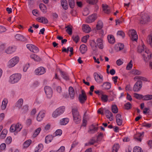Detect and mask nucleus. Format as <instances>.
Instances as JSON below:
<instances>
[{"label":"nucleus","instance_id":"1","mask_svg":"<svg viewBox=\"0 0 152 152\" xmlns=\"http://www.w3.org/2000/svg\"><path fill=\"white\" fill-rule=\"evenodd\" d=\"M138 52L141 53L143 59L145 62H149V66L152 69V64L151 61L152 53L149 49L146 48L144 45L139 47L138 49Z\"/></svg>","mask_w":152,"mask_h":152},{"label":"nucleus","instance_id":"2","mask_svg":"<svg viewBox=\"0 0 152 152\" xmlns=\"http://www.w3.org/2000/svg\"><path fill=\"white\" fill-rule=\"evenodd\" d=\"M73 121L76 124H79L80 122L81 117L76 108H72V109Z\"/></svg>","mask_w":152,"mask_h":152},{"label":"nucleus","instance_id":"3","mask_svg":"<svg viewBox=\"0 0 152 152\" xmlns=\"http://www.w3.org/2000/svg\"><path fill=\"white\" fill-rule=\"evenodd\" d=\"M21 76L20 74H14L10 76L9 82L11 84L16 83L21 79Z\"/></svg>","mask_w":152,"mask_h":152},{"label":"nucleus","instance_id":"4","mask_svg":"<svg viewBox=\"0 0 152 152\" xmlns=\"http://www.w3.org/2000/svg\"><path fill=\"white\" fill-rule=\"evenodd\" d=\"M65 110V107L64 106L59 107L57 108L52 114V116L56 118L58 116L63 114Z\"/></svg>","mask_w":152,"mask_h":152},{"label":"nucleus","instance_id":"5","mask_svg":"<svg viewBox=\"0 0 152 152\" xmlns=\"http://www.w3.org/2000/svg\"><path fill=\"white\" fill-rule=\"evenodd\" d=\"M150 18L148 15L146 13H142L141 15L140 23L142 24H145L149 22Z\"/></svg>","mask_w":152,"mask_h":152},{"label":"nucleus","instance_id":"6","mask_svg":"<svg viewBox=\"0 0 152 152\" xmlns=\"http://www.w3.org/2000/svg\"><path fill=\"white\" fill-rule=\"evenodd\" d=\"M19 61V58L17 56L12 58L8 62V67L10 68L14 66L18 63Z\"/></svg>","mask_w":152,"mask_h":152},{"label":"nucleus","instance_id":"7","mask_svg":"<svg viewBox=\"0 0 152 152\" xmlns=\"http://www.w3.org/2000/svg\"><path fill=\"white\" fill-rule=\"evenodd\" d=\"M44 91L47 98H50L52 97L53 92L51 87L48 86H45L44 88Z\"/></svg>","mask_w":152,"mask_h":152},{"label":"nucleus","instance_id":"8","mask_svg":"<svg viewBox=\"0 0 152 152\" xmlns=\"http://www.w3.org/2000/svg\"><path fill=\"white\" fill-rule=\"evenodd\" d=\"M142 86V82L140 80H138L135 83L133 88V90L135 92H138L141 89Z\"/></svg>","mask_w":152,"mask_h":152},{"label":"nucleus","instance_id":"9","mask_svg":"<svg viewBox=\"0 0 152 152\" xmlns=\"http://www.w3.org/2000/svg\"><path fill=\"white\" fill-rule=\"evenodd\" d=\"M128 34L132 41H136L137 40L138 36L135 30L134 29L130 30L128 32Z\"/></svg>","mask_w":152,"mask_h":152},{"label":"nucleus","instance_id":"10","mask_svg":"<svg viewBox=\"0 0 152 152\" xmlns=\"http://www.w3.org/2000/svg\"><path fill=\"white\" fill-rule=\"evenodd\" d=\"M87 96L86 93L83 90L81 91V94L79 95V99L80 102L81 103H84L87 99Z\"/></svg>","mask_w":152,"mask_h":152},{"label":"nucleus","instance_id":"11","mask_svg":"<svg viewBox=\"0 0 152 152\" xmlns=\"http://www.w3.org/2000/svg\"><path fill=\"white\" fill-rule=\"evenodd\" d=\"M94 76L95 80L97 83L100 84L103 82V79L102 75H99L97 73L95 72L94 74Z\"/></svg>","mask_w":152,"mask_h":152},{"label":"nucleus","instance_id":"12","mask_svg":"<svg viewBox=\"0 0 152 152\" xmlns=\"http://www.w3.org/2000/svg\"><path fill=\"white\" fill-rule=\"evenodd\" d=\"M16 39L18 41L28 42V40L23 35L20 34H16L15 36Z\"/></svg>","mask_w":152,"mask_h":152},{"label":"nucleus","instance_id":"13","mask_svg":"<svg viewBox=\"0 0 152 152\" xmlns=\"http://www.w3.org/2000/svg\"><path fill=\"white\" fill-rule=\"evenodd\" d=\"M144 132L141 133H137L134 135V138L135 140L139 142H141L143 136Z\"/></svg>","mask_w":152,"mask_h":152},{"label":"nucleus","instance_id":"14","mask_svg":"<svg viewBox=\"0 0 152 152\" xmlns=\"http://www.w3.org/2000/svg\"><path fill=\"white\" fill-rule=\"evenodd\" d=\"M96 15L95 14H93L89 16L86 20V22L87 23H91L94 21L96 19Z\"/></svg>","mask_w":152,"mask_h":152},{"label":"nucleus","instance_id":"15","mask_svg":"<svg viewBox=\"0 0 152 152\" xmlns=\"http://www.w3.org/2000/svg\"><path fill=\"white\" fill-rule=\"evenodd\" d=\"M45 72V69L43 67H39L35 71V74L38 75L43 74Z\"/></svg>","mask_w":152,"mask_h":152},{"label":"nucleus","instance_id":"16","mask_svg":"<svg viewBox=\"0 0 152 152\" xmlns=\"http://www.w3.org/2000/svg\"><path fill=\"white\" fill-rule=\"evenodd\" d=\"M106 116L107 118H108L110 121L113 119V114L109 110H105L104 111Z\"/></svg>","mask_w":152,"mask_h":152},{"label":"nucleus","instance_id":"17","mask_svg":"<svg viewBox=\"0 0 152 152\" xmlns=\"http://www.w3.org/2000/svg\"><path fill=\"white\" fill-rule=\"evenodd\" d=\"M99 96L103 102H106L108 101V96L104 94L103 92L100 93V94H99Z\"/></svg>","mask_w":152,"mask_h":152},{"label":"nucleus","instance_id":"18","mask_svg":"<svg viewBox=\"0 0 152 152\" xmlns=\"http://www.w3.org/2000/svg\"><path fill=\"white\" fill-rule=\"evenodd\" d=\"M116 117L117 125L118 126H121L122 123V119L121 115L119 114H118L116 115Z\"/></svg>","mask_w":152,"mask_h":152},{"label":"nucleus","instance_id":"19","mask_svg":"<svg viewBox=\"0 0 152 152\" xmlns=\"http://www.w3.org/2000/svg\"><path fill=\"white\" fill-rule=\"evenodd\" d=\"M124 45L122 43H119L116 44L115 49L116 51H119L122 50L124 48Z\"/></svg>","mask_w":152,"mask_h":152},{"label":"nucleus","instance_id":"20","mask_svg":"<svg viewBox=\"0 0 152 152\" xmlns=\"http://www.w3.org/2000/svg\"><path fill=\"white\" fill-rule=\"evenodd\" d=\"M45 116V113L43 111H40L39 113L37 118V120L38 121H41Z\"/></svg>","mask_w":152,"mask_h":152},{"label":"nucleus","instance_id":"21","mask_svg":"<svg viewBox=\"0 0 152 152\" xmlns=\"http://www.w3.org/2000/svg\"><path fill=\"white\" fill-rule=\"evenodd\" d=\"M80 50L82 54H84L87 51V47L85 45L82 44L80 46Z\"/></svg>","mask_w":152,"mask_h":152},{"label":"nucleus","instance_id":"22","mask_svg":"<svg viewBox=\"0 0 152 152\" xmlns=\"http://www.w3.org/2000/svg\"><path fill=\"white\" fill-rule=\"evenodd\" d=\"M82 29L83 31L87 33H88L91 31V28L88 25H83Z\"/></svg>","mask_w":152,"mask_h":152},{"label":"nucleus","instance_id":"23","mask_svg":"<svg viewBox=\"0 0 152 152\" xmlns=\"http://www.w3.org/2000/svg\"><path fill=\"white\" fill-rule=\"evenodd\" d=\"M111 84L109 82H104L102 86L103 88L104 89V90H109L111 88Z\"/></svg>","mask_w":152,"mask_h":152},{"label":"nucleus","instance_id":"24","mask_svg":"<svg viewBox=\"0 0 152 152\" xmlns=\"http://www.w3.org/2000/svg\"><path fill=\"white\" fill-rule=\"evenodd\" d=\"M37 19L39 22L45 24L47 23L48 22V19L45 17H39Z\"/></svg>","mask_w":152,"mask_h":152},{"label":"nucleus","instance_id":"25","mask_svg":"<svg viewBox=\"0 0 152 152\" xmlns=\"http://www.w3.org/2000/svg\"><path fill=\"white\" fill-rule=\"evenodd\" d=\"M96 42H97V46H98L99 48L102 49L103 48L102 40L101 39L98 38L97 39Z\"/></svg>","mask_w":152,"mask_h":152},{"label":"nucleus","instance_id":"26","mask_svg":"<svg viewBox=\"0 0 152 152\" xmlns=\"http://www.w3.org/2000/svg\"><path fill=\"white\" fill-rule=\"evenodd\" d=\"M61 4L63 9L66 10L68 8V5L66 0H61Z\"/></svg>","mask_w":152,"mask_h":152},{"label":"nucleus","instance_id":"27","mask_svg":"<svg viewBox=\"0 0 152 152\" xmlns=\"http://www.w3.org/2000/svg\"><path fill=\"white\" fill-rule=\"evenodd\" d=\"M16 50L15 47H9L6 50V52L7 54H11L14 52Z\"/></svg>","mask_w":152,"mask_h":152},{"label":"nucleus","instance_id":"28","mask_svg":"<svg viewBox=\"0 0 152 152\" xmlns=\"http://www.w3.org/2000/svg\"><path fill=\"white\" fill-rule=\"evenodd\" d=\"M102 9H103V10L106 13L109 14L110 12L109 7L107 5H106V4L103 5H103H102Z\"/></svg>","mask_w":152,"mask_h":152},{"label":"nucleus","instance_id":"29","mask_svg":"<svg viewBox=\"0 0 152 152\" xmlns=\"http://www.w3.org/2000/svg\"><path fill=\"white\" fill-rule=\"evenodd\" d=\"M69 91L70 97L72 99H73L74 97L75 93L74 90L72 87H69Z\"/></svg>","mask_w":152,"mask_h":152},{"label":"nucleus","instance_id":"30","mask_svg":"<svg viewBox=\"0 0 152 152\" xmlns=\"http://www.w3.org/2000/svg\"><path fill=\"white\" fill-rule=\"evenodd\" d=\"M54 136L53 135H49L47 136L45 138V142L48 143L50 142Z\"/></svg>","mask_w":152,"mask_h":152},{"label":"nucleus","instance_id":"31","mask_svg":"<svg viewBox=\"0 0 152 152\" xmlns=\"http://www.w3.org/2000/svg\"><path fill=\"white\" fill-rule=\"evenodd\" d=\"M23 100L22 99H19L16 103V107L19 108H20L23 104Z\"/></svg>","mask_w":152,"mask_h":152},{"label":"nucleus","instance_id":"32","mask_svg":"<svg viewBox=\"0 0 152 152\" xmlns=\"http://www.w3.org/2000/svg\"><path fill=\"white\" fill-rule=\"evenodd\" d=\"M98 130V128L92 126L90 128L88 132L90 134H94Z\"/></svg>","mask_w":152,"mask_h":152},{"label":"nucleus","instance_id":"33","mask_svg":"<svg viewBox=\"0 0 152 152\" xmlns=\"http://www.w3.org/2000/svg\"><path fill=\"white\" fill-rule=\"evenodd\" d=\"M107 39L110 43L113 44L115 42V39L113 35H110L107 36Z\"/></svg>","mask_w":152,"mask_h":152},{"label":"nucleus","instance_id":"34","mask_svg":"<svg viewBox=\"0 0 152 152\" xmlns=\"http://www.w3.org/2000/svg\"><path fill=\"white\" fill-rule=\"evenodd\" d=\"M60 72L62 77L64 79L66 80H68L69 79V77L66 73L61 70L60 71Z\"/></svg>","mask_w":152,"mask_h":152},{"label":"nucleus","instance_id":"35","mask_svg":"<svg viewBox=\"0 0 152 152\" xmlns=\"http://www.w3.org/2000/svg\"><path fill=\"white\" fill-rule=\"evenodd\" d=\"M8 103V101L7 99H4L2 102V105L1 106V108L2 110H4L6 108L7 103Z\"/></svg>","mask_w":152,"mask_h":152},{"label":"nucleus","instance_id":"36","mask_svg":"<svg viewBox=\"0 0 152 152\" xmlns=\"http://www.w3.org/2000/svg\"><path fill=\"white\" fill-rule=\"evenodd\" d=\"M103 27V23L101 20H99L96 25V29L98 30L101 29Z\"/></svg>","mask_w":152,"mask_h":152},{"label":"nucleus","instance_id":"37","mask_svg":"<svg viewBox=\"0 0 152 152\" xmlns=\"http://www.w3.org/2000/svg\"><path fill=\"white\" fill-rule=\"evenodd\" d=\"M43 148V146L42 144H39L35 148V152H40L42 150Z\"/></svg>","mask_w":152,"mask_h":152},{"label":"nucleus","instance_id":"38","mask_svg":"<svg viewBox=\"0 0 152 152\" xmlns=\"http://www.w3.org/2000/svg\"><path fill=\"white\" fill-rule=\"evenodd\" d=\"M69 121V119L68 118L62 119L60 121V123L61 125H65L67 124Z\"/></svg>","mask_w":152,"mask_h":152},{"label":"nucleus","instance_id":"39","mask_svg":"<svg viewBox=\"0 0 152 152\" xmlns=\"http://www.w3.org/2000/svg\"><path fill=\"white\" fill-rule=\"evenodd\" d=\"M7 133V130L5 129H4L1 133L0 135L1 138L2 139L6 137Z\"/></svg>","mask_w":152,"mask_h":152},{"label":"nucleus","instance_id":"40","mask_svg":"<svg viewBox=\"0 0 152 152\" xmlns=\"http://www.w3.org/2000/svg\"><path fill=\"white\" fill-rule=\"evenodd\" d=\"M111 109L112 112L114 113H116L118 112V109L115 104L111 106Z\"/></svg>","mask_w":152,"mask_h":152},{"label":"nucleus","instance_id":"41","mask_svg":"<svg viewBox=\"0 0 152 152\" xmlns=\"http://www.w3.org/2000/svg\"><path fill=\"white\" fill-rule=\"evenodd\" d=\"M96 142V138L94 137H93L90 140L88 143H86L85 145L87 146L90 145H93Z\"/></svg>","mask_w":152,"mask_h":152},{"label":"nucleus","instance_id":"42","mask_svg":"<svg viewBox=\"0 0 152 152\" xmlns=\"http://www.w3.org/2000/svg\"><path fill=\"white\" fill-rule=\"evenodd\" d=\"M30 57L36 61H39L40 60L39 57L37 55L32 54L30 55Z\"/></svg>","mask_w":152,"mask_h":152},{"label":"nucleus","instance_id":"43","mask_svg":"<svg viewBox=\"0 0 152 152\" xmlns=\"http://www.w3.org/2000/svg\"><path fill=\"white\" fill-rule=\"evenodd\" d=\"M31 142V140H28L25 141L23 144V148L28 147L30 145Z\"/></svg>","mask_w":152,"mask_h":152},{"label":"nucleus","instance_id":"44","mask_svg":"<svg viewBox=\"0 0 152 152\" xmlns=\"http://www.w3.org/2000/svg\"><path fill=\"white\" fill-rule=\"evenodd\" d=\"M146 41L148 44L151 46H152V36L151 35H149L147 38Z\"/></svg>","mask_w":152,"mask_h":152},{"label":"nucleus","instance_id":"45","mask_svg":"<svg viewBox=\"0 0 152 152\" xmlns=\"http://www.w3.org/2000/svg\"><path fill=\"white\" fill-rule=\"evenodd\" d=\"M39 8L43 12H45L46 11V6L43 4H41L39 6Z\"/></svg>","mask_w":152,"mask_h":152},{"label":"nucleus","instance_id":"46","mask_svg":"<svg viewBox=\"0 0 152 152\" xmlns=\"http://www.w3.org/2000/svg\"><path fill=\"white\" fill-rule=\"evenodd\" d=\"M133 152H143V151L140 147L136 146L134 148Z\"/></svg>","mask_w":152,"mask_h":152},{"label":"nucleus","instance_id":"47","mask_svg":"<svg viewBox=\"0 0 152 152\" xmlns=\"http://www.w3.org/2000/svg\"><path fill=\"white\" fill-rule=\"evenodd\" d=\"M152 99V95H147L143 96L142 99L144 100H148Z\"/></svg>","mask_w":152,"mask_h":152},{"label":"nucleus","instance_id":"48","mask_svg":"<svg viewBox=\"0 0 152 152\" xmlns=\"http://www.w3.org/2000/svg\"><path fill=\"white\" fill-rule=\"evenodd\" d=\"M66 28V31L70 35H71L72 33V29L71 27L69 26H67L65 27Z\"/></svg>","mask_w":152,"mask_h":152},{"label":"nucleus","instance_id":"49","mask_svg":"<svg viewBox=\"0 0 152 152\" xmlns=\"http://www.w3.org/2000/svg\"><path fill=\"white\" fill-rule=\"evenodd\" d=\"M68 2L70 7L71 8H74L75 5L74 0H69Z\"/></svg>","mask_w":152,"mask_h":152},{"label":"nucleus","instance_id":"50","mask_svg":"<svg viewBox=\"0 0 152 152\" xmlns=\"http://www.w3.org/2000/svg\"><path fill=\"white\" fill-rule=\"evenodd\" d=\"M62 134V131L61 129H58L53 134V135L55 137L56 136H60Z\"/></svg>","mask_w":152,"mask_h":152},{"label":"nucleus","instance_id":"51","mask_svg":"<svg viewBox=\"0 0 152 152\" xmlns=\"http://www.w3.org/2000/svg\"><path fill=\"white\" fill-rule=\"evenodd\" d=\"M132 73L134 75H139L141 73V72L137 69H132L131 71Z\"/></svg>","mask_w":152,"mask_h":152},{"label":"nucleus","instance_id":"52","mask_svg":"<svg viewBox=\"0 0 152 152\" xmlns=\"http://www.w3.org/2000/svg\"><path fill=\"white\" fill-rule=\"evenodd\" d=\"M15 126L16 127V132H17L20 131L22 128L21 124H17L15 125Z\"/></svg>","mask_w":152,"mask_h":152},{"label":"nucleus","instance_id":"53","mask_svg":"<svg viewBox=\"0 0 152 152\" xmlns=\"http://www.w3.org/2000/svg\"><path fill=\"white\" fill-rule=\"evenodd\" d=\"M134 97L136 99H142L143 95L142 94H139L137 93H134Z\"/></svg>","mask_w":152,"mask_h":152},{"label":"nucleus","instance_id":"54","mask_svg":"<svg viewBox=\"0 0 152 152\" xmlns=\"http://www.w3.org/2000/svg\"><path fill=\"white\" fill-rule=\"evenodd\" d=\"M41 130V128H38L37 129L33 134L34 137H36L39 134Z\"/></svg>","mask_w":152,"mask_h":152},{"label":"nucleus","instance_id":"55","mask_svg":"<svg viewBox=\"0 0 152 152\" xmlns=\"http://www.w3.org/2000/svg\"><path fill=\"white\" fill-rule=\"evenodd\" d=\"M31 51L34 53H37L39 51V49L37 47L33 45Z\"/></svg>","mask_w":152,"mask_h":152},{"label":"nucleus","instance_id":"56","mask_svg":"<svg viewBox=\"0 0 152 152\" xmlns=\"http://www.w3.org/2000/svg\"><path fill=\"white\" fill-rule=\"evenodd\" d=\"M125 108L126 110H129L132 107L131 104L129 102H128L124 105Z\"/></svg>","mask_w":152,"mask_h":152},{"label":"nucleus","instance_id":"57","mask_svg":"<svg viewBox=\"0 0 152 152\" xmlns=\"http://www.w3.org/2000/svg\"><path fill=\"white\" fill-rule=\"evenodd\" d=\"M98 1V0H87L86 1L90 4H96Z\"/></svg>","mask_w":152,"mask_h":152},{"label":"nucleus","instance_id":"58","mask_svg":"<svg viewBox=\"0 0 152 152\" xmlns=\"http://www.w3.org/2000/svg\"><path fill=\"white\" fill-rule=\"evenodd\" d=\"M133 65L132 64V61L131 60L126 67V69L127 70L131 69Z\"/></svg>","mask_w":152,"mask_h":152},{"label":"nucleus","instance_id":"59","mask_svg":"<svg viewBox=\"0 0 152 152\" xmlns=\"http://www.w3.org/2000/svg\"><path fill=\"white\" fill-rule=\"evenodd\" d=\"M72 38L73 41L76 43H77L80 39V38L78 35L73 36Z\"/></svg>","mask_w":152,"mask_h":152},{"label":"nucleus","instance_id":"60","mask_svg":"<svg viewBox=\"0 0 152 152\" xmlns=\"http://www.w3.org/2000/svg\"><path fill=\"white\" fill-rule=\"evenodd\" d=\"M142 125L143 127H145L147 128H149L151 126V124L147 123L144 122L142 124Z\"/></svg>","mask_w":152,"mask_h":152},{"label":"nucleus","instance_id":"61","mask_svg":"<svg viewBox=\"0 0 152 152\" xmlns=\"http://www.w3.org/2000/svg\"><path fill=\"white\" fill-rule=\"evenodd\" d=\"M10 131L12 132H16V127L15 124H13L11 126L10 128Z\"/></svg>","mask_w":152,"mask_h":152},{"label":"nucleus","instance_id":"62","mask_svg":"<svg viewBox=\"0 0 152 152\" xmlns=\"http://www.w3.org/2000/svg\"><path fill=\"white\" fill-rule=\"evenodd\" d=\"M117 34L118 35L121 36L123 38H124L125 36L124 32L121 31H118L117 33Z\"/></svg>","mask_w":152,"mask_h":152},{"label":"nucleus","instance_id":"63","mask_svg":"<svg viewBox=\"0 0 152 152\" xmlns=\"http://www.w3.org/2000/svg\"><path fill=\"white\" fill-rule=\"evenodd\" d=\"M90 45L92 47H97V44L94 40H92L91 41Z\"/></svg>","mask_w":152,"mask_h":152},{"label":"nucleus","instance_id":"64","mask_svg":"<svg viewBox=\"0 0 152 152\" xmlns=\"http://www.w3.org/2000/svg\"><path fill=\"white\" fill-rule=\"evenodd\" d=\"M89 38V36L87 35L83 37L82 39V41L84 43H86L87 40Z\"/></svg>","mask_w":152,"mask_h":152}]
</instances>
